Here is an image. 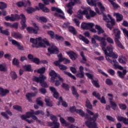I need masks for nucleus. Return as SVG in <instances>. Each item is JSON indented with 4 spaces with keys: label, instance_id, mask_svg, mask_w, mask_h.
I'll return each mask as SVG.
<instances>
[{
    "label": "nucleus",
    "instance_id": "a19ab883",
    "mask_svg": "<svg viewBox=\"0 0 128 128\" xmlns=\"http://www.w3.org/2000/svg\"><path fill=\"white\" fill-rule=\"evenodd\" d=\"M60 121L62 124H64L65 126H70V123L66 122V120L62 117L60 118Z\"/></svg>",
    "mask_w": 128,
    "mask_h": 128
},
{
    "label": "nucleus",
    "instance_id": "9d476101",
    "mask_svg": "<svg viewBox=\"0 0 128 128\" xmlns=\"http://www.w3.org/2000/svg\"><path fill=\"white\" fill-rule=\"evenodd\" d=\"M32 4L30 3V1L29 0L26 1V2H24L22 1H19L16 2V6H18V8H26L28 6H30Z\"/></svg>",
    "mask_w": 128,
    "mask_h": 128
},
{
    "label": "nucleus",
    "instance_id": "5fc2aeb1",
    "mask_svg": "<svg viewBox=\"0 0 128 128\" xmlns=\"http://www.w3.org/2000/svg\"><path fill=\"white\" fill-rule=\"evenodd\" d=\"M32 62H34V64H40V58H34L33 60H32Z\"/></svg>",
    "mask_w": 128,
    "mask_h": 128
},
{
    "label": "nucleus",
    "instance_id": "c9c22d12",
    "mask_svg": "<svg viewBox=\"0 0 128 128\" xmlns=\"http://www.w3.org/2000/svg\"><path fill=\"white\" fill-rule=\"evenodd\" d=\"M95 28L98 30V34H104V30L102 27L99 25L96 24Z\"/></svg>",
    "mask_w": 128,
    "mask_h": 128
},
{
    "label": "nucleus",
    "instance_id": "f03ea898",
    "mask_svg": "<svg viewBox=\"0 0 128 128\" xmlns=\"http://www.w3.org/2000/svg\"><path fill=\"white\" fill-rule=\"evenodd\" d=\"M96 40H98V42H100V44L102 48V50L104 52V54H106V52H108V49L106 48V38H104V37L99 36L96 34L94 35L93 38H91L92 44H93L92 46L94 48H98V44L96 43Z\"/></svg>",
    "mask_w": 128,
    "mask_h": 128
},
{
    "label": "nucleus",
    "instance_id": "9b49d317",
    "mask_svg": "<svg viewBox=\"0 0 128 128\" xmlns=\"http://www.w3.org/2000/svg\"><path fill=\"white\" fill-rule=\"evenodd\" d=\"M92 94L94 96H95L96 98H98V100H99L101 102V104H106V98H104V96H102L100 98V93L96 92L94 91L92 92Z\"/></svg>",
    "mask_w": 128,
    "mask_h": 128
},
{
    "label": "nucleus",
    "instance_id": "a18cd8bd",
    "mask_svg": "<svg viewBox=\"0 0 128 128\" xmlns=\"http://www.w3.org/2000/svg\"><path fill=\"white\" fill-rule=\"evenodd\" d=\"M64 72L65 74H66V76H68L69 78H72V80H76V76L72 75V74L70 72L66 71H64Z\"/></svg>",
    "mask_w": 128,
    "mask_h": 128
},
{
    "label": "nucleus",
    "instance_id": "39448f33",
    "mask_svg": "<svg viewBox=\"0 0 128 128\" xmlns=\"http://www.w3.org/2000/svg\"><path fill=\"white\" fill-rule=\"evenodd\" d=\"M86 1L88 4L91 6H95V8H96V6L98 5V6L99 7L102 12H104L106 10V8L102 6V4L100 2V0H86Z\"/></svg>",
    "mask_w": 128,
    "mask_h": 128
},
{
    "label": "nucleus",
    "instance_id": "20e7f679",
    "mask_svg": "<svg viewBox=\"0 0 128 128\" xmlns=\"http://www.w3.org/2000/svg\"><path fill=\"white\" fill-rule=\"evenodd\" d=\"M113 33L115 34L114 42L118 48H122V50H124V46H122V44L120 41V30L118 28H114L113 30Z\"/></svg>",
    "mask_w": 128,
    "mask_h": 128
},
{
    "label": "nucleus",
    "instance_id": "bb28decb",
    "mask_svg": "<svg viewBox=\"0 0 128 128\" xmlns=\"http://www.w3.org/2000/svg\"><path fill=\"white\" fill-rule=\"evenodd\" d=\"M114 16H116V20L117 22H122V20H124V16L120 13L114 12Z\"/></svg>",
    "mask_w": 128,
    "mask_h": 128
},
{
    "label": "nucleus",
    "instance_id": "bf43d9fd",
    "mask_svg": "<svg viewBox=\"0 0 128 128\" xmlns=\"http://www.w3.org/2000/svg\"><path fill=\"white\" fill-rule=\"evenodd\" d=\"M108 2L112 6L113 8H118V4L114 2V1L112 0H108Z\"/></svg>",
    "mask_w": 128,
    "mask_h": 128
},
{
    "label": "nucleus",
    "instance_id": "72a5a7b5",
    "mask_svg": "<svg viewBox=\"0 0 128 128\" xmlns=\"http://www.w3.org/2000/svg\"><path fill=\"white\" fill-rule=\"evenodd\" d=\"M80 56L82 58V60H80V62H81V64H86V61L88 60H86V56H84L83 51L80 52Z\"/></svg>",
    "mask_w": 128,
    "mask_h": 128
},
{
    "label": "nucleus",
    "instance_id": "f704fd0d",
    "mask_svg": "<svg viewBox=\"0 0 128 128\" xmlns=\"http://www.w3.org/2000/svg\"><path fill=\"white\" fill-rule=\"evenodd\" d=\"M126 62H128V59L126 56H122L118 58V62L122 64H126Z\"/></svg>",
    "mask_w": 128,
    "mask_h": 128
},
{
    "label": "nucleus",
    "instance_id": "aec40b11",
    "mask_svg": "<svg viewBox=\"0 0 128 128\" xmlns=\"http://www.w3.org/2000/svg\"><path fill=\"white\" fill-rule=\"evenodd\" d=\"M49 88L50 92L53 93L54 98H56V100H58L60 96V94H58V92L56 91V89L53 86H50Z\"/></svg>",
    "mask_w": 128,
    "mask_h": 128
},
{
    "label": "nucleus",
    "instance_id": "e433bc0d",
    "mask_svg": "<svg viewBox=\"0 0 128 128\" xmlns=\"http://www.w3.org/2000/svg\"><path fill=\"white\" fill-rule=\"evenodd\" d=\"M22 68L25 72H32L34 70L32 69V66L30 64L25 65Z\"/></svg>",
    "mask_w": 128,
    "mask_h": 128
},
{
    "label": "nucleus",
    "instance_id": "864d4df0",
    "mask_svg": "<svg viewBox=\"0 0 128 128\" xmlns=\"http://www.w3.org/2000/svg\"><path fill=\"white\" fill-rule=\"evenodd\" d=\"M48 34V36H50V38L52 39L54 38V31H52V30H49L47 32Z\"/></svg>",
    "mask_w": 128,
    "mask_h": 128
},
{
    "label": "nucleus",
    "instance_id": "680f3d73",
    "mask_svg": "<svg viewBox=\"0 0 128 128\" xmlns=\"http://www.w3.org/2000/svg\"><path fill=\"white\" fill-rule=\"evenodd\" d=\"M49 76H50L57 77L58 74H56L54 70H52L50 72H49Z\"/></svg>",
    "mask_w": 128,
    "mask_h": 128
},
{
    "label": "nucleus",
    "instance_id": "ea45409f",
    "mask_svg": "<svg viewBox=\"0 0 128 128\" xmlns=\"http://www.w3.org/2000/svg\"><path fill=\"white\" fill-rule=\"evenodd\" d=\"M10 76L14 80H16L18 78V74L14 71H11L10 72Z\"/></svg>",
    "mask_w": 128,
    "mask_h": 128
},
{
    "label": "nucleus",
    "instance_id": "f257e3e1",
    "mask_svg": "<svg viewBox=\"0 0 128 128\" xmlns=\"http://www.w3.org/2000/svg\"><path fill=\"white\" fill-rule=\"evenodd\" d=\"M87 114H86L84 110L82 109H77L76 110V113L78 114L79 116L84 117L86 120H88L85 122V124L88 128H98V124L96 122L100 114L98 113H94L92 110L86 109Z\"/></svg>",
    "mask_w": 128,
    "mask_h": 128
},
{
    "label": "nucleus",
    "instance_id": "8fccbe9b",
    "mask_svg": "<svg viewBox=\"0 0 128 128\" xmlns=\"http://www.w3.org/2000/svg\"><path fill=\"white\" fill-rule=\"evenodd\" d=\"M38 74H44L46 72V67H42L37 70Z\"/></svg>",
    "mask_w": 128,
    "mask_h": 128
},
{
    "label": "nucleus",
    "instance_id": "473e14b6",
    "mask_svg": "<svg viewBox=\"0 0 128 128\" xmlns=\"http://www.w3.org/2000/svg\"><path fill=\"white\" fill-rule=\"evenodd\" d=\"M12 22H16V20H20V16L18 14H12Z\"/></svg>",
    "mask_w": 128,
    "mask_h": 128
},
{
    "label": "nucleus",
    "instance_id": "c85d7f7f",
    "mask_svg": "<svg viewBox=\"0 0 128 128\" xmlns=\"http://www.w3.org/2000/svg\"><path fill=\"white\" fill-rule=\"evenodd\" d=\"M113 62L114 64L113 66H114V70H117V68H118V70H124V67L122 66H120V64L116 62V60H113Z\"/></svg>",
    "mask_w": 128,
    "mask_h": 128
},
{
    "label": "nucleus",
    "instance_id": "b1692460",
    "mask_svg": "<svg viewBox=\"0 0 128 128\" xmlns=\"http://www.w3.org/2000/svg\"><path fill=\"white\" fill-rule=\"evenodd\" d=\"M12 36L14 38H18V40H22L24 36L19 32H13L12 33Z\"/></svg>",
    "mask_w": 128,
    "mask_h": 128
},
{
    "label": "nucleus",
    "instance_id": "5701e85b",
    "mask_svg": "<svg viewBox=\"0 0 128 128\" xmlns=\"http://www.w3.org/2000/svg\"><path fill=\"white\" fill-rule=\"evenodd\" d=\"M118 122H122L126 126H128V118L122 117V116H118L116 117Z\"/></svg>",
    "mask_w": 128,
    "mask_h": 128
},
{
    "label": "nucleus",
    "instance_id": "393cba45",
    "mask_svg": "<svg viewBox=\"0 0 128 128\" xmlns=\"http://www.w3.org/2000/svg\"><path fill=\"white\" fill-rule=\"evenodd\" d=\"M103 20L106 22H110L112 26H114L116 24V22L114 19H111L110 20V19H108V18L104 14L103 15Z\"/></svg>",
    "mask_w": 128,
    "mask_h": 128
},
{
    "label": "nucleus",
    "instance_id": "49530a36",
    "mask_svg": "<svg viewBox=\"0 0 128 128\" xmlns=\"http://www.w3.org/2000/svg\"><path fill=\"white\" fill-rule=\"evenodd\" d=\"M44 80L46 79H42V80L40 82V84L42 88H48V84H46V82H44Z\"/></svg>",
    "mask_w": 128,
    "mask_h": 128
},
{
    "label": "nucleus",
    "instance_id": "cd10ccee",
    "mask_svg": "<svg viewBox=\"0 0 128 128\" xmlns=\"http://www.w3.org/2000/svg\"><path fill=\"white\" fill-rule=\"evenodd\" d=\"M7 94H10V90L8 89H4V88L0 87V96H5Z\"/></svg>",
    "mask_w": 128,
    "mask_h": 128
},
{
    "label": "nucleus",
    "instance_id": "2eb2a0df",
    "mask_svg": "<svg viewBox=\"0 0 128 128\" xmlns=\"http://www.w3.org/2000/svg\"><path fill=\"white\" fill-rule=\"evenodd\" d=\"M48 52L50 54H60L58 48L54 45H52L50 48H48Z\"/></svg>",
    "mask_w": 128,
    "mask_h": 128
},
{
    "label": "nucleus",
    "instance_id": "79ce46f5",
    "mask_svg": "<svg viewBox=\"0 0 128 128\" xmlns=\"http://www.w3.org/2000/svg\"><path fill=\"white\" fill-rule=\"evenodd\" d=\"M4 28L2 26H0V34H4V36H10V32L8 30H3Z\"/></svg>",
    "mask_w": 128,
    "mask_h": 128
},
{
    "label": "nucleus",
    "instance_id": "e2e57ef3",
    "mask_svg": "<svg viewBox=\"0 0 128 128\" xmlns=\"http://www.w3.org/2000/svg\"><path fill=\"white\" fill-rule=\"evenodd\" d=\"M69 110H70V112H72V114H74V112H76V110H78V109L76 108V106H72L70 107Z\"/></svg>",
    "mask_w": 128,
    "mask_h": 128
},
{
    "label": "nucleus",
    "instance_id": "c756f323",
    "mask_svg": "<svg viewBox=\"0 0 128 128\" xmlns=\"http://www.w3.org/2000/svg\"><path fill=\"white\" fill-rule=\"evenodd\" d=\"M71 90L73 96H75L76 100H78V98H80V94H78V91H76V87H74V86H72Z\"/></svg>",
    "mask_w": 128,
    "mask_h": 128
},
{
    "label": "nucleus",
    "instance_id": "6e6552de",
    "mask_svg": "<svg viewBox=\"0 0 128 128\" xmlns=\"http://www.w3.org/2000/svg\"><path fill=\"white\" fill-rule=\"evenodd\" d=\"M26 116H27L28 118H30L32 116L33 114H35L36 116H38V114H42V116H44V111L40 110H36L35 111L33 110H30V112H27L26 113Z\"/></svg>",
    "mask_w": 128,
    "mask_h": 128
},
{
    "label": "nucleus",
    "instance_id": "37998d69",
    "mask_svg": "<svg viewBox=\"0 0 128 128\" xmlns=\"http://www.w3.org/2000/svg\"><path fill=\"white\" fill-rule=\"evenodd\" d=\"M92 83L94 86H96V88H100V84H98V80L96 79V80H94V79H93L92 80Z\"/></svg>",
    "mask_w": 128,
    "mask_h": 128
},
{
    "label": "nucleus",
    "instance_id": "1a4fd4ad",
    "mask_svg": "<svg viewBox=\"0 0 128 128\" xmlns=\"http://www.w3.org/2000/svg\"><path fill=\"white\" fill-rule=\"evenodd\" d=\"M33 26H34V28L28 26L26 28V30L28 34H36L40 30V28H38V26H36V23H33Z\"/></svg>",
    "mask_w": 128,
    "mask_h": 128
},
{
    "label": "nucleus",
    "instance_id": "423d86ee",
    "mask_svg": "<svg viewBox=\"0 0 128 128\" xmlns=\"http://www.w3.org/2000/svg\"><path fill=\"white\" fill-rule=\"evenodd\" d=\"M50 120L52 122H48V126H53L52 128H60V122H58V118L54 115H51Z\"/></svg>",
    "mask_w": 128,
    "mask_h": 128
},
{
    "label": "nucleus",
    "instance_id": "58836bf2",
    "mask_svg": "<svg viewBox=\"0 0 128 128\" xmlns=\"http://www.w3.org/2000/svg\"><path fill=\"white\" fill-rule=\"evenodd\" d=\"M44 102H46V106H49V108H52L54 106V103L52 101H50V99L45 98Z\"/></svg>",
    "mask_w": 128,
    "mask_h": 128
},
{
    "label": "nucleus",
    "instance_id": "4d7b16f0",
    "mask_svg": "<svg viewBox=\"0 0 128 128\" xmlns=\"http://www.w3.org/2000/svg\"><path fill=\"white\" fill-rule=\"evenodd\" d=\"M40 98H37L36 99V104L40 106H44V102L40 100Z\"/></svg>",
    "mask_w": 128,
    "mask_h": 128
},
{
    "label": "nucleus",
    "instance_id": "412c9836",
    "mask_svg": "<svg viewBox=\"0 0 128 128\" xmlns=\"http://www.w3.org/2000/svg\"><path fill=\"white\" fill-rule=\"evenodd\" d=\"M12 44H14V46H17L18 50H24V48L23 46H21L20 44L18 42V41L12 40Z\"/></svg>",
    "mask_w": 128,
    "mask_h": 128
},
{
    "label": "nucleus",
    "instance_id": "4c0bfd02",
    "mask_svg": "<svg viewBox=\"0 0 128 128\" xmlns=\"http://www.w3.org/2000/svg\"><path fill=\"white\" fill-rule=\"evenodd\" d=\"M68 30L70 34H73V36H76V28H74V27L73 26H70Z\"/></svg>",
    "mask_w": 128,
    "mask_h": 128
},
{
    "label": "nucleus",
    "instance_id": "69168bd1",
    "mask_svg": "<svg viewBox=\"0 0 128 128\" xmlns=\"http://www.w3.org/2000/svg\"><path fill=\"white\" fill-rule=\"evenodd\" d=\"M62 88H64L66 90H70V86H68V84L66 83H62Z\"/></svg>",
    "mask_w": 128,
    "mask_h": 128
},
{
    "label": "nucleus",
    "instance_id": "0e129e2a",
    "mask_svg": "<svg viewBox=\"0 0 128 128\" xmlns=\"http://www.w3.org/2000/svg\"><path fill=\"white\" fill-rule=\"evenodd\" d=\"M106 84L108 86H112L114 84V82H112V81L110 78L106 79Z\"/></svg>",
    "mask_w": 128,
    "mask_h": 128
},
{
    "label": "nucleus",
    "instance_id": "4468645a",
    "mask_svg": "<svg viewBox=\"0 0 128 128\" xmlns=\"http://www.w3.org/2000/svg\"><path fill=\"white\" fill-rule=\"evenodd\" d=\"M66 54L72 60H76L78 58V54L74 51H68L66 52Z\"/></svg>",
    "mask_w": 128,
    "mask_h": 128
},
{
    "label": "nucleus",
    "instance_id": "774afa93",
    "mask_svg": "<svg viewBox=\"0 0 128 128\" xmlns=\"http://www.w3.org/2000/svg\"><path fill=\"white\" fill-rule=\"evenodd\" d=\"M74 4H76L74 2L73 0H72L70 2L68 3L67 6L69 8H72V6H74Z\"/></svg>",
    "mask_w": 128,
    "mask_h": 128
},
{
    "label": "nucleus",
    "instance_id": "dca6fc26",
    "mask_svg": "<svg viewBox=\"0 0 128 128\" xmlns=\"http://www.w3.org/2000/svg\"><path fill=\"white\" fill-rule=\"evenodd\" d=\"M51 10L52 12H58V14H60L59 18H62V20H66L64 13L62 10L56 7H52Z\"/></svg>",
    "mask_w": 128,
    "mask_h": 128
},
{
    "label": "nucleus",
    "instance_id": "13d9d810",
    "mask_svg": "<svg viewBox=\"0 0 128 128\" xmlns=\"http://www.w3.org/2000/svg\"><path fill=\"white\" fill-rule=\"evenodd\" d=\"M118 106L120 108V110H126V105L124 104H120Z\"/></svg>",
    "mask_w": 128,
    "mask_h": 128
},
{
    "label": "nucleus",
    "instance_id": "a878e982",
    "mask_svg": "<svg viewBox=\"0 0 128 128\" xmlns=\"http://www.w3.org/2000/svg\"><path fill=\"white\" fill-rule=\"evenodd\" d=\"M108 100H110V104L111 106V108L112 110H116V108L118 106L116 105V103L112 101L114 100V97H110V98H108Z\"/></svg>",
    "mask_w": 128,
    "mask_h": 128
},
{
    "label": "nucleus",
    "instance_id": "f8f14e48",
    "mask_svg": "<svg viewBox=\"0 0 128 128\" xmlns=\"http://www.w3.org/2000/svg\"><path fill=\"white\" fill-rule=\"evenodd\" d=\"M84 14H86H86H88V8H86L82 11V10H79L77 14L76 18L79 20H82L84 18Z\"/></svg>",
    "mask_w": 128,
    "mask_h": 128
},
{
    "label": "nucleus",
    "instance_id": "6ab92c4d",
    "mask_svg": "<svg viewBox=\"0 0 128 128\" xmlns=\"http://www.w3.org/2000/svg\"><path fill=\"white\" fill-rule=\"evenodd\" d=\"M37 94H38V92H34L27 93L26 95V100H28V102H32V98L34 96H36Z\"/></svg>",
    "mask_w": 128,
    "mask_h": 128
},
{
    "label": "nucleus",
    "instance_id": "0eeeda50",
    "mask_svg": "<svg viewBox=\"0 0 128 128\" xmlns=\"http://www.w3.org/2000/svg\"><path fill=\"white\" fill-rule=\"evenodd\" d=\"M106 49L108 51L104 54L106 56H110V58H118V54L114 52L113 48L112 45L108 46L106 47Z\"/></svg>",
    "mask_w": 128,
    "mask_h": 128
},
{
    "label": "nucleus",
    "instance_id": "6e6d98bb",
    "mask_svg": "<svg viewBox=\"0 0 128 128\" xmlns=\"http://www.w3.org/2000/svg\"><path fill=\"white\" fill-rule=\"evenodd\" d=\"M39 20L40 22H48V19L44 16L39 17Z\"/></svg>",
    "mask_w": 128,
    "mask_h": 128
},
{
    "label": "nucleus",
    "instance_id": "603ef678",
    "mask_svg": "<svg viewBox=\"0 0 128 128\" xmlns=\"http://www.w3.org/2000/svg\"><path fill=\"white\" fill-rule=\"evenodd\" d=\"M70 26V22H65L62 25V28H68Z\"/></svg>",
    "mask_w": 128,
    "mask_h": 128
},
{
    "label": "nucleus",
    "instance_id": "2f4dec72",
    "mask_svg": "<svg viewBox=\"0 0 128 128\" xmlns=\"http://www.w3.org/2000/svg\"><path fill=\"white\" fill-rule=\"evenodd\" d=\"M85 104V106L87 108H88V110H92V104L88 98L86 99Z\"/></svg>",
    "mask_w": 128,
    "mask_h": 128
},
{
    "label": "nucleus",
    "instance_id": "a211bd4d",
    "mask_svg": "<svg viewBox=\"0 0 128 128\" xmlns=\"http://www.w3.org/2000/svg\"><path fill=\"white\" fill-rule=\"evenodd\" d=\"M84 66H80L79 67L80 72L76 74V78H84Z\"/></svg>",
    "mask_w": 128,
    "mask_h": 128
},
{
    "label": "nucleus",
    "instance_id": "ddd939ff",
    "mask_svg": "<svg viewBox=\"0 0 128 128\" xmlns=\"http://www.w3.org/2000/svg\"><path fill=\"white\" fill-rule=\"evenodd\" d=\"M20 16H21L20 24H22V26L20 27V30H24L27 26L26 24V16H24V14H21L20 15Z\"/></svg>",
    "mask_w": 128,
    "mask_h": 128
},
{
    "label": "nucleus",
    "instance_id": "c03bdc74",
    "mask_svg": "<svg viewBox=\"0 0 128 128\" xmlns=\"http://www.w3.org/2000/svg\"><path fill=\"white\" fill-rule=\"evenodd\" d=\"M12 64L14 66H16L17 68H20V60L16 59V58H14Z\"/></svg>",
    "mask_w": 128,
    "mask_h": 128
},
{
    "label": "nucleus",
    "instance_id": "de8ad7c7",
    "mask_svg": "<svg viewBox=\"0 0 128 128\" xmlns=\"http://www.w3.org/2000/svg\"><path fill=\"white\" fill-rule=\"evenodd\" d=\"M26 12L29 14H32V12H36V8L32 7H28L26 9Z\"/></svg>",
    "mask_w": 128,
    "mask_h": 128
},
{
    "label": "nucleus",
    "instance_id": "f3484780",
    "mask_svg": "<svg viewBox=\"0 0 128 128\" xmlns=\"http://www.w3.org/2000/svg\"><path fill=\"white\" fill-rule=\"evenodd\" d=\"M46 77L44 75L40 74L38 77L36 76H33L32 78V82H37V84H40V81L42 80H46Z\"/></svg>",
    "mask_w": 128,
    "mask_h": 128
},
{
    "label": "nucleus",
    "instance_id": "3c124183",
    "mask_svg": "<svg viewBox=\"0 0 128 128\" xmlns=\"http://www.w3.org/2000/svg\"><path fill=\"white\" fill-rule=\"evenodd\" d=\"M8 8V4L4 2H0V10H4Z\"/></svg>",
    "mask_w": 128,
    "mask_h": 128
},
{
    "label": "nucleus",
    "instance_id": "7c9ffc66",
    "mask_svg": "<svg viewBox=\"0 0 128 128\" xmlns=\"http://www.w3.org/2000/svg\"><path fill=\"white\" fill-rule=\"evenodd\" d=\"M126 72H128V71H126V70H123L122 72V71H118L117 74H118V76L120 78H124V76L126 74Z\"/></svg>",
    "mask_w": 128,
    "mask_h": 128
},
{
    "label": "nucleus",
    "instance_id": "052dcab7",
    "mask_svg": "<svg viewBox=\"0 0 128 128\" xmlns=\"http://www.w3.org/2000/svg\"><path fill=\"white\" fill-rule=\"evenodd\" d=\"M81 28L82 30H88V23L82 22L81 24Z\"/></svg>",
    "mask_w": 128,
    "mask_h": 128
},
{
    "label": "nucleus",
    "instance_id": "7ed1b4c3",
    "mask_svg": "<svg viewBox=\"0 0 128 128\" xmlns=\"http://www.w3.org/2000/svg\"><path fill=\"white\" fill-rule=\"evenodd\" d=\"M30 42L31 44H33L32 45V48H46V44L47 46H50L48 41L43 40L42 38V37H38L36 39L30 38ZM42 42H44V44L42 43Z\"/></svg>",
    "mask_w": 128,
    "mask_h": 128
},
{
    "label": "nucleus",
    "instance_id": "09e8293b",
    "mask_svg": "<svg viewBox=\"0 0 128 128\" xmlns=\"http://www.w3.org/2000/svg\"><path fill=\"white\" fill-rule=\"evenodd\" d=\"M13 108L14 110H18V112H22V108L21 106H20L18 105H14L13 106Z\"/></svg>",
    "mask_w": 128,
    "mask_h": 128
},
{
    "label": "nucleus",
    "instance_id": "4be33fe9",
    "mask_svg": "<svg viewBox=\"0 0 128 128\" xmlns=\"http://www.w3.org/2000/svg\"><path fill=\"white\" fill-rule=\"evenodd\" d=\"M89 12L90 14H88H88H86V18L87 20H90L91 18H94L96 16V13L92 10H90Z\"/></svg>",
    "mask_w": 128,
    "mask_h": 128
},
{
    "label": "nucleus",
    "instance_id": "338daca9",
    "mask_svg": "<svg viewBox=\"0 0 128 128\" xmlns=\"http://www.w3.org/2000/svg\"><path fill=\"white\" fill-rule=\"evenodd\" d=\"M55 38L56 40H64V37L62 36H60V35L58 34H55Z\"/></svg>",
    "mask_w": 128,
    "mask_h": 128
}]
</instances>
